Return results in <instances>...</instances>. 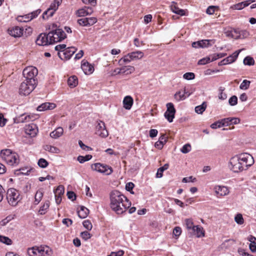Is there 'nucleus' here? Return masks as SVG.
Returning <instances> with one entry per match:
<instances>
[{
    "label": "nucleus",
    "instance_id": "nucleus-13",
    "mask_svg": "<svg viewBox=\"0 0 256 256\" xmlns=\"http://www.w3.org/2000/svg\"><path fill=\"white\" fill-rule=\"evenodd\" d=\"M241 51L242 50H238L234 52L232 54L230 55V56H228L226 58H224L220 62H219L218 66H222L228 64H231L234 62L237 58L239 54Z\"/></svg>",
    "mask_w": 256,
    "mask_h": 256
},
{
    "label": "nucleus",
    "instance_id": "nucleus-64",
    "mask_svg": "<svg viewBox=\"0 0 256 256\" xmlns=\"http://www.w3.org/2000/svg\"><path fill=\"white\" fill-rule=\"evenodd\" d=\"M41 12V10L40 9L37 10L33 12L30 13L29 14L32 20L36 17Z\"/></svg>",
    "mask_w": 256,
    "mask_h": 256
},
{
    "label": "nucleus",
    "instance_id": "nucleus-35",
    "mask_svg": "<svg viewBox=\"0 0 256 256\" xmlns=\"http://www.w3.org/2000/svg\"><path fill=\"white\" fill-rule=\"evenodd\" d=\"M168 164H166L164 166L160 168L157 171L156 176L158 178H160L163 176V172L164 170H166L168 168Z\"/></svg>",
    "mask_w": 256,
    "mask_h": 256
},
{
    "label": "nucleus",
    "instance_id": "nucleus-43",
    "mask_svg": "<svg viewBox=\"0 0 256 256\" xmlns=\"http://www.w3.org/2000/svg\"><path fill=\"white\" fill-rule=\"evenodd\" d=\"M92 158V155H90V154L86 155L85 156H79L77 158V160L80 163L82 164L85 162L90 160Z\"/></svg>",
    "mask_w": 256,
    "mask_h": 256
},
{
    "label": "nucleus",
    "instance_id": "nucleus-16",
    "mask_svg": "<svg viewBox=\"0 0 256 256\" xmlns=\"http://www.w3.org/2000/svg\"><path fill=\"white\" fill-rule=\"evenodd\" d=\"M23 31V28L19 26H14L8 30V34L14 38L20 37L22 35Z\"/></svg>",
    "mask_w": 256,
    "mask_h": 256
},
{
    "label": "nucleus",
    "instance_id": "nucleus-33",
    "mask_svg": "<svg viewBox=\"0 0 256 256\" xmlns=\"http://www.w3.org/2000/svg\"><path fill=\"white\" fill-rule=\"evenodd\" d=\"M44 149L46 151L52 154H59L60 152V150L58 148L49 144L46 145L44 146Z\"/></svg>",
    "mask_w": 256,
    "mask_h": 256
},
{
    "label": "nucleus",
    "instance_id": "nucleus-60",
    "mask_svg": "<svg viewBox=\"0 0 256 256\" xmlns=\"http://www.w3.org/2000/svg\"><path fill=\"white\" fill-rule=\"evenodd\" d=\"M78 144L80 146L83 150L87 151L92 150V148L90 147H89L86 145H85L82 140L78 141Z\"/></svg>",
    "mask_w": 256,
    "mask_h": 256
},
{
    "label": "nucleus",
    "instance_id": "nucleus-11",
    "mask_svg": "<svg viewBox=\"0 0 256 256\" xmlns=\"http://www.w3.org/2000/svg\"><path fill=\"white\" fill-rule=\"evenodd\" d=\"M96 133L102 138H106L108 136V132L106 129L104 123L102 121L98 122L96 126Z\"/></svg>",
    "mask_w": 256,
    "mask_h": 256
},
{
    "label": "nucleus",
    "instance_id": "nucleus-29",
    "mask_svg": "<svg viewBox=\"0 0 256 256\" xmlns=\"http://www.w3.org/2000/svg\"><path fill=\"white\" fill-rule=\"evenodd\" d=\"M89 213V210L84 206H80V208L78 211V216L80 218H86Z\"/></svg>",
    "mask_w": 256,
    "mask_h": 256
},
{
    "label": "nucleus",
    "instance_id": "nucleus-23",
    "mask_svg": "<svg viewBox=\"0 0 256 256\" xmlns=\"http://www.w3.org/2000/svg\"><path fill=\"white\" fill-rule=\"evenodd\" d=\"M56 107V105L54 103L45 102L42 104L37 108L38 111H44L47 110H52Z\"/></svg>",
    "mask_w": 256,
    "mask_h": 256
},
{
    "label": "nucleus",
    "instance_id": "nucleus-18",
    "mask_svg": "<svg viewBox=\"0 0 256 256\" xmlns=\"http://www.w3.org/2000/svg\"><path fill=\"white\" fill-rule=\"evenodd\" d=\"M81 68L86 74H90L94 70V66L84 60H82V62Z\"/></svg>",
    "mask_w": 256,
    "mask_h": 256
},
{
    "label": "nucleus",
    "instance_id": "nucleus-39",
    "mask_svg": "<svg viewBox=\"0 0 256 256\" xmlns=\"http://www.w3.org/2000/svg\"><path fill=\"white\" fill-rule=\"evenodd\" d=\"M44 193L42 190H38L36 192L35 197H34V202L35 204H38L42 200V198L43 196Z\"/></svg>",
    "mask_w": 256,
    "mask_h": 256
},
{
    "label": "nucleus",
    "instance_id": "nucleus-62",
    "mask_svg": "<svg viewBox=\"0 0 256 256\" xmlns=\"http://www.w3.org/2000/svg\"><path fill=\"white\" fill-rule=\"evenodd\" d=\"M66 45L64 44H61L57 45L55 46V50L58 52L63 51L64 50L66 49Z\"/></svg>",
    "mask_w": 256,
    "mask_h": 256
},
{
    "label": "nucleus",
    "instance_id": "nucleus-17",
    "mask_svg": "<svg viewBox=\"0 0 256 256\" xmlns=\"http://www.w3.org/2000/svg\"><path fill=\"white\" fill-rule=\"evenodd\" d=\"M93 12V10L91 7L84 6L76 11V14L78 16L84 17L86 16L91 14Z\"/></svg>",
    "mask_w": 256,
    "mask_h": 256
},
{
    "label": "nucleus",
    "instance_id": "nucleus-31",
    "mask_svg": "<svg viewBox=\"0 0 256 256\" xmlns=\"http://www.w3.org/2000/svg\"><path fill=\"white\" fill-rule=\"evenodd\" d=\"M32 116H31L30 115L26 116L24 114H22L21 116H18L17 118V119H16L17 122L18 123V122L23 123V122H28L32 120Z\"/></svg>",
    "mask_w": 256,
    "mask_h": 256
},
{
    "label": "nucleus",
    "instance_id": "nucleus-28",
    "mask_svg": "<svg viewBox=\"0 0 256 256\" xmlns=\"http://www.w3.org/2000/svg\"><path fill=\"white\" fill-rule=\"evenodd\" d=\"M78 84V80L76 76H70L68 80V84L71 88H75Z\"/></svg>",
    "mask_w": 256,
    "mask_h": 256
},
{
    "label": "nucleus",
    "instance_id": "nucleus-4",
    "mask_svg": "<svg viewBox=\"0 0 256 256\" xmlns=\"http://www.w3.org/2000/svg\"><path fill=\"white\" fill-rule=\"evenodd\" d=\"M50 44L61 42L66 38V34L60 28L52 30L48 33Z\"/></svg>",
    "mask_w": 256,
    "mask_h": 256
},
{
    "label": "nucleus",
    "instance_id": "nucleus-1",
    "mask_svg": "<svg viewBox=\"0 0 256 256\" xmlns=\"http://www.w3.org/2000/svg\"><path fill=\"white\" fill-rule=\"evenodd\" d=\"M254 162L252 155L248 153H242L232 157L228 163V166L234 172L238 173L248 170Z\"/></svg>",
    "mask_w": 256,
    "mask_h": 256
},
{
    "label": "nucleus",
    "instance_id": "nucleus-25",
    "mask_svg": "<svg viewBox=\"0 0 256 256\" xmlns=\"http://www.w3.org/2000/svg\"><path fill=\"white\" fill-rule=\"evenodd\" d=\"M196 234L198 238L203 237L204 236V231L202 227L199 226H196L194 229L191 232Z\"/></svg>",
    "mask_w": 256,
    "mask_h": 256
},
{
    "label": "nucleus",
    "instance_id": "nucleus-26",
    "mask_svg": "<svg viewBox=\"0 0 256 256\" xmlns=\"http://www.w3.org/2000/svg\"><path fill=\"white\" fill-rule=\"evenodd\" d=\"M63 128L61 127H58L50 132V136L52 138H57L60 137L63 134Z\"/></svg>",
    "mask_w": 256,
    "mask_h": 256
},
{
    "label": "nucleus",
    "instance_id": "nucleus-41",
    "mask_svg": "<svg viewBox=\"0 0 256 256\" xmlns=\"http://www.w3.org/2000/svg\"><path fill=\"white\" fill-rule=\"evenodd\" d=\"M61 2L62 0H54V2L50 4L48 8L56 12L58 10V6L60 5Z\"/></svg>",
    "mask_w": 256,
    "mask_h": 256
},
{
    "label": "nucleus",
    "instance_id": "nucleus-44",
    "mask_svg": "<svg viewBox=\"0 0 256 256\" xmlns=\"http://www.w3.org/2000/svg\"><path fill=\"white\" fill-rule=\"evenodd\" d=\"M250 84V80H244L240 84V88L242 90H246L249 88Z\"/></svg>",
    "mask_w": 256,
    "mask_h": 256
},
{
    "label": "nucleus",
    "instance_id": "nucleus-57",
    "mask_svg": "<svg viewBox=\"0 0 256 256\" xmlns=\"http://www.w3.org/2000/svg\"><path fill=\"white\" fill-rule=\"evenodd\" d=\"M86 18H82L78 20V23L81 26H88Z\"/></svg>",
    "mask_w": 256,
    "mask_h": 256
},
{
    "label": "nucleus",
    "instance_id": "nucleus-46",
    "mask_svg": "<svg viewBox=\"0 0 256 256\" xmlns=\"http://www.w3.org/2000/svg\"><path fill=\"white\" fill-rule=\"evenodd\" d=\"M0 242L7 245H10L12 244V240L8 237L0 236Z\"/></svg>",
    "mask_w": 256,
    "mask_h": 256
},
{
    "label": "nucleus",
    "instance_id": "nucleus-40",
    "mask_svg": "<svg viewBox=\"0 0 256 256\" xmlns=\"http://www.w3.org/2000/svg\"><path fill=\"white\" fill-rule=\"evenodd\" d=\"M50 206V202L46 201L44 204L40 208L39 212L40 214H44Z\"/></svg>",
    "mask_w": 256,
    "mask_h": 256
},
{
    "label": "nucleus",
    "instance_id": "nucleus-48",
    "mask_svg": "<svg viewBox=\"0 0 256 256\" xmlns=\"http://www.w3.org/2000/svg\"><path fill=\"white\" fill-rule=\"evenodd\" d=\"M132 60H133L131 59V56H130V53H128V54L121 58L119 60V62H122L124 64H127L129 63Z\"/></svg>",
    "mask_w": 256,
    "mask_h": 256
},
{
    "label": "nucleus",
    "instance_id": "nucleus-38",
    "mask_svg": "<svg viewBox=\"0 0 256 256\" xmlns=\"http://www.w3.org/2000/svg\"><path fill=\"white\" fill-rule=\"evenodd\" d=\"M206 102H203L201 105L196 106L195 108V112L197 114H202L206 110Z\"/></svg>",
    "mask_w": 256,
    "mask_h": 256
},
{
    "label": "nucleus",
    "instance_id": "nucleus-30",
    "mask_svg": "<svg viewBox=\"0 0 256 256\" xmlns=\"http://www.w3.org/2000/svg\"><path fill=\"white\" fill-rule=\"evenodd\" d=\"M29 256H40L39 246H34L28 249Z\"/></svg>",
    "mask_w": 256,
    "mask_h": 256
},
{
    "label": "nucleus",
    "instance_id": "nucleus-5",
    "mask_svg": "<svg viewBox=\"0 0 256 256\" xmlns=\"http://www.w3.org/2000/svg\"><path fill=\"white\" fill-rule=\"evenodd\" d=\"M6 199L10 205L15 206L20 200L21 198L18 191L15 188H10L6 192Z\"/></svg>",
    "mask_w": 256,
    "mask_h": 256
},
{
    "label": "nucleus",
    "instance_id": "nucleus-9",
    "mask_svg": "<svg viewBox=\"0 0 256 256\" xmlns=\"http://www.w3.org/2000/svg\"><path fill=\"white\" fill-rule=\"evenodd\" d=\"M76 51L75 47L72 46L60 52H58V57L62 60H68Z\"/></svg>",
    "mask_w": 256,
    "mask_h": 256
},
{
    "label": "nucleus",
    "instance_id": "nucleus-49",
    "mask_svg": "<svg viewBox=\"0 0 256 256\" xmlns=\"http://www.w3.org/2000/svg\"><path fill=\"white\" fill-rule=\"evenodd\" d=\"M235 222L238 224H242L244 222V220L242 216L240 214H236L234 217Z\"/></svg>",
    "mask_w": 256,
    "mask_h": 256
},
{
    "label": "nucleus",
    "instance_id": "nucleus-36",
    "mask_svg": "<svg viewBox=\"0 0 256 256\" xmlns=\"http://www.w3.org/2000/svg\"><path fill=\"white\" fill-rule=\"evenodd\" d=\"M185 224L186 228L190 232L194 229L195 226L194 225L192 219L188 218L185 220Z\"/></svg>",
    "mask_w": 256,
    "mask_h": 256
},
{
    "label": "nucleus",
    "instance_id": "nucleus-7",
    "mask_svg": "<svg viewBox=\"0 0 256 256\" xmlns=\"http://www.w3.org/2000/svg\"><path fill=\"white\" fill-rule=\"evenodd\" d=\"M36 84L34 80L30 81L25 80L20 86L19 92L20 94L26 96L29 94L36 88Z\"/></svg>",
    "mask_w": 256,
    "mask_h": 256
},
{
    "label": "nucleus",
    "instance_id": "nucleus-27",
    "mask_svg": "<svg viewBox=\"0 0 256 256\" xmlns=\"http://www.w3.org/2000/svg\"><path fill=\"white\" fill-rule=\"evenodd\" d=\"M130 54L133 60L142 59L144 56L143 52L138 50L130 52Z\"/></svg>",
    "mask_w": 256,
    "mask_h": 256
},
{
    "label": "nucleus",
    "instance_id": "nucleus-19",
    "mask_svg": "<svg viewBox=\"0 0 256 256\" xmlns=\"http://www.w3.org/2000/svg\"><path fill=\"white\" fill-rule=\"evenodd\" d=\"M40 256H52L53 252L47 246H39Z\"/></svg>",
    "mask_w": 256,
    "mask_h": 256
},
{
    "label": "nucleus",
    "instance_id": "nucleus-61",
    "mask_svg": "<svg viewBox=\"0 0 256 256\" xmlns=\"http://www.w3.org/2000/svg\"><path fill=\"white\" fill-rule=\"evenodd\" d=\"M67 196L68 199L74 201L76 198V195L74 192L70 191L67 192Z\"/></svg>",
    "mask_w": 256,
    "mask_h": 256
},
{
    "label": "nucleus",
    "instance_id": "nucleus-34",
    "mask_svg": "<svg viewBox=\"0 0 256 256\" xmlns=\"http://www.w3.org/2000/svg\"><path fill=\"white\" fill-rule=\"evenodd\" d=\"M190 94H188L187 96L184 95V94H183L182 90L176 92L174 96V98L177 101H180L182 100H184L186 97L190 96Z\"/></svg>",
    "mask_w": 256,
    "mask_h": 256
},
{
    "label": "nucleus",
    "instance_id": "nucleus-55",
    "mask_svg": "<svg viewBox=\"0 0 256 256\" xmlns=\"http://www.w3.org/2000/svg\"><path fill=\"white\" fill-rule=\"evenodd\" d=\"M229 104L232 106H236L238 103V98L236 96H232L228 100Z\"/></svg>",
    "mask_w": 256,
    "mask_h": 256
},
{
    "label": "nucleus",
    "instance_id": "nucleus-12",
    "mask_svg": "<svg viewBox=\"0 0 256 256\" xmlns=\"http://www.w3.org/2000/svg\"><path fill=\"white\" fill-rule=\"evenodd\" d=\"M214 43V40H202L198 42H192V46L194 48H206L212 46Z\"/></svg>",
    "mask_w": 256,
    "mask_h": 256
},
{
    "label": "nucleus",
    "instance_id": "nucleus-3",
    "mask_svg": "<svg viewBox=\"0 0 256 256\" xmlns=\"http://www.w3.org/2000/svg\"><path fill=\"white\" fill-rule=\"evenodd\" d=\"M0 156L10 166H16L20 162L18 155L10 149L2 150L0 152Z\"/></svg>",
    "mask_w": 256,
    "mask_h": 256
},
{
    "label": "nucleus",
    "instance_id": "nucleus-53",
    "mask_svg": "<svg viewBox=\"0 0 256 256\" xmlns=\"http://www.w3.org/2000/svg\"><path fill=\"white\" fill-rule=\"evenodd\" d=\"M210 62V57H206L204 58H202L198 60V64L199 65H204L206 64H208Z\"/></svg>",
    "mask_w": 256,
    "mask_h": 256
},
{
    "label": "nucleus",
    "instance_id": "nucleus-15",
    "mask_svg": "<svg viewBox=\"0 0 256 256\" xmlns=\"http://www.w3.org/2000/svg\"><path fill=\"white\" fill-rule=\"evenodd\" d=\"M24 130L27 134L30 135L32 137L36 136L38 132L36 126L34 124L26 126Z\"/></svg>",
    "mask_w": 256,
    "mask_h": 256
},
{
    "label": "nucleus",
    "instance_id": "nucleus-37",
    "mask_svg": "<svg viewBox=\"0 0 256 256\" xmlns=\"http://www.w3.org/2000/svg\"><path fill=\"white\" fill-rule=\"evenodd\" d=\"M225 90V88L222 86H220L218 88V98L221 100H225L227 98V94L224 92Z\"/></svg>",
    "mask_w": 256,
    "mask_h": 256
},
{
    "label": "nucleus",
    "instance_id": "nucleus-2",
    "mask_svg": "<svg viewBox=\"0 0 256 256\" xmlns=\"http://www.w3.org/2000/svg\"><path fill=\"white\" fill-rule=\"evenodd\" d=\"M130 206V202L120 192L114 190L111 192L110 207L116 214H122Z\"/></svg>",
    "mask_w": 256,
    "mask_h": 256
},
{
    "label": "nucleus",
    "instance_id": "nucleus-52",
    "mask_svg": "<svg viewBox=\"0 0 256 256\" xmlns=\"http://www.w3.org/2000/svg\"><path fill=\"white\" fill-rule=\"evenodd\" d=\"M191 150V146L190 144H184L180 150V151L183 154H187Z\"/></svg>",
    "mask_w": 256,
    "mask_h": 256
},
{
    "label": "nucleus",
    "instance_id": "nucleus-63",
    "mask_svg": "<svg viewBox=\"0 0 256 256\" xmlns=\"http://www.w3.org/2000/svg\"><path fill=\"white\" fill-rule=\"evenodd\" d=\"M181 232L182 230L180 227L177 226L174 229L173 234L176 236H179L181 234Z\"/></svg>",
    "mask_w": 256,
    "mask_h": 256
},
{
    "label": "nucleus",
    "instance_id": "nucleus-58",
    "mask_svg": "<svg viewBox=\"0 0 256 256\" xmlns=\"http://www.w3.org/2000/svg\"><path fill=\"white\" fill-rule=\"evenodd\" d=\"M86 18L88 26H92L97 22V19L95 17Z\"/></svg>",
    "mask_w": 256,
    "mask_h": 256
},
{
    "label": "nucleus",
    "instance_id": "nucleus-20",
    "mask_svg": "<svg viewBox=\"0 0 256 256\" xmlns=\"http://www.w3.org/2000/svg\"><path fill=\"white\" fill-rule=\"evenodd\" d=\"M214 191L218 196H225L229 193L228 188L224 186H216L214 187Z\"/></svg>",
    "mask_w": 256,
    "mask_h": 256
},
{
    "label": "nucleus",
    "instance_id": "nucleus-47",
    "mask_svg": "<svg viewBox=\"0 0 256 256\" xmlns=\"http://www.w3.org/2000/svg\"><path fill=\"white\" fill-rule=\"evenodd\" d=\"M38 166L42 168H45L48 165V162L44 158H40L38 162Z\"/></svg>",
    "mask_w": 256,
    "mask_h": 256
},
{
    "label": "nucleus",
    "instance_id": "nucleus-22",
    "mask_svg": "<svg viewBox=\"0 0 256 256\" xmlns=\"http://www.w3.org/2000/svg\"><path fill=\"white\" fill-rule=\"evenodd\" d=\"M134 100L132 96H127L123 100V106L126 110H130L133 104Z\"/></svg>",
    "mask_w": 256,
    "mask_h": 256
},
{
    "label": "nucleus",
    "instance_id": "nucleus-56",
    "mask_svg": "<svg viewBox=\"0 0 256 256\" xmlns=\"http://www.w3.org/2000/svg\"><path fill=\"white\" fill-rule=\"evenodd\" d=\"M84 226L88 230H92V226L91 222L89 220H85L82 222Z\"/></svg>",
    "mask_w": 256,
    "mask_h": 256
},
{
    "label": "nucleus",
    "instance_id": "nucleus-42",
    "mask_svg": "<svg viewBox=\"0 0 256 256\" xmlns=\"http://www.w3.org/2000/svg\"><path fill=\"white\" fill-rule=\"evenodd\" d=\"M55 11L50 10V8H48L46 11H45L42 14V18L44 20H47L48 18L52 16L54 14Z\"/></svg>",
    "mask_w": 256,
    "mask_h": 256
},
{
    "label": "nucleus",
    "instance_id": "nucleus-10",
    "mask_svg": "<svg viewBox=\"0 0 256 256\" xmlns=\"http://www.w3.org/2000/svg\"><path fill=\"white\" fill-rule=\"evenodd\" d=\"M167 110L164 113V117L167 120L171 122L173 121V119L174 118V114L176 113V110L174 108V104L169 102L166 104Z\"/></svg>",
    "mask_w": 256,
    "mask_h": 256
},
{
    "label": "nucleus",
    "instance_id": "nucleus-24",
    "mask_svg": "<svg viewBox=\"0 0 256 256\" xmlns=\"http://www.w3.org/2000/svg\"><path fill=\"white\" fill-rule=\"evenodd\" d=\"M177 4L175 2H172L170 5V10L172 12L180 16L184 15V10L179 8L176 6Z\"/></svg>",
    "mask_w": 256,
    "mask_h": 256
},
{
    "label": "nucleus",
    "instance_id": "nucleus-45",
    "mask_svg": "<svg viewBox=\"0 0 256 256\" xmlns=\"http://www.w3.org/2000/svg\"><path fill=\"white\" fill-rule=\"evenodd\" d=\"M244 64L245 65L252 66L254 64V60L252 58L246 56L244 60Z\"/></svg>",
    "mask_w": 256,
    "mask_h": 256
},
{
    "label": "nucleus",
    "instance_id": "nucleus-54",
    "mask_svg": "<svg viewBox=\"0 0 256 256\" xmlns=\"http://www.w3.org/2000/svg\"><path fill=\"white\" fill-rule=\"evenodd\" d=\"M183 78L187 80H192L194 78L195 75L193 72H186L183 75Z\"/></svg>",
    "mask_w": 256,
    "mask_h": 256
},
{
    "label": "nucleus",
    "instance_id": "nucleus-59",
    "mask_svg": "<svg viewBox=\"0 0 256 256\" xmlns=\"http://www.w3.org/2000/svg\"><path fill=\"white\" fill-rule=\"evenodd\" d=\"M81 237L84 240H87L90 238V234L87 231L83 232L80 233Z\"/></svg>",
    "mask_w": 256,
    "mask_h": 256
},
{
    "label": "nucleus",
    "instance_id": "nucleus-21",
    "mask_svg": "<svg viewBox=\"0 0 256 256\" xmlns=\"http://www.w3.org/2000/svg\"><path fill=\"white\" fill-rule=\"evenodd\" d=\"M255 2L254 0H249L239 2L232 6L230 8L234 10H240L248 6L251 3Z\"/></svg>",
    "mask_w": 256,
    "mask_h": 256
},
{
    "label": "nucleus",
    "instance_id": "nucleus-50",
    "mask_svg": "<svg viewBox=\"0 0 256 256\" xmlns=\"http://www.w3.org/2000/svg\"><path fill=\"white\" fill-rule=\"evenodd\" d=\"M64 192V188L63 186L60 185L58 186L56 189L54 191L55 194H58V196H62Z\"/></svg>",
    "mask_w": 256,
    "mask_h": 256
},
{
    "label": "nucleus",
    "instance_id": "nucleus-32",
    "mask_svg": "<svg viewBox=\"0 0 256 256\" xmlns=\"http://www.w3.org/2000/svg\"><path fill=\"white\" fill-rule=\"evenodd\" d=\"M121 70L122 74H128L133 72L135 68L132 66H128L121 68Z\"/></svg>",
    "mask_w": 256,
    "mask_h": 256
},
{
    "label": "nucleus",
    "instance_id": "nucleus-6",
    "mask_svg": "<svg viewBox=\"0 0 256 256\" xmlns=\"http://www.w3.org/2000/svg\"><path fill=\"white\" fill-rule=\"evenodd\" d=\"M38 74V70L36 67L30 66L25 68L22 72L24 77L26 78V80L30 81L34 80L35 84H37V80L36 78V76Z\"/></svg>",
    "mask_w": 256,
    "mask_h": 256
},
{
    "label": "nucleus",
    "instance_id": "nucleus-14",
    "mask_svg": "<svg viewBox=\"0 0 256 256\" xmlns=\"http://www.w3.org/2000/svg\"><path fill=\"white\" fill-rule=\"evenodd\" d=\"M36 42L39 46H46L50 44L48 34H40L37 38Z\"/></svg>",
    "mask_w": 256,
    "mask_h": 256
},
{
    "label": "nucleus",
    "instance_id": "nucleus-8",
    "mask_svg": "<svg viewBox=\"0 0 256 256\" xmlns=\"http://www.w3.org/2000/svg\"><path fill=\"white\" fill-rule=\"evenodd\" d=\"M91 168L94 170L97 171L105 175H110L113 172V170L111 166L100 163L92 164L91 166Z\"/></svg>",
    "mask_w": 256,
    "mask_h": 256
},
{
    "label": "nucleus",
    "instance_id": "nucleus-51",
    "mask_svg": "<svg viewBox=\"0 0 256 256\" xmlns=\"http://www.w3.org/2000/svg\"><path fill=\"white\" fill-rule=\"evenodd\" d=\"M32 20L29 14L24 16H20L18 18V20L20 22H28Z\"/></svg>",
    "mask_w": 256,
    "mask_h": 256
}]
</instances>
